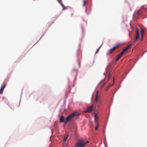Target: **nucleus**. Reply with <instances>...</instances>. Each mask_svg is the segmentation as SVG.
<instances>
[{
  "mask_svg": "<svg viewBox=\"0 0 147 147\" xmlns=\"http://www.w3.org/2000/svg\"><path fill=\"white\" fill-rule=\"evenodd\" d=\"M76 115V113L74 112L69 115L68 116L65 118L63 116H61L59 119L60 122V123H66L68 122L69 120L72 119Z\"/></svg>",
  "mask_w": 147,
  "mask_h": 147,
  "instance_id": "f257e3e1",
  "label": "nucleus"
},
{
  "mask_svg": "<svg viewBox=\"0 0 147 147\" xmlns=\"http://www.w3.org/2000/svg\"><path fill=\"white\" fill-rule=\"evenodd\" d=\"M93 113L94 114V123L96 124L95 129L96 130L98 128V112H94Z\"/></svg>",
  "mask_w": 147,
  "mask_h": 147,
  "instance_id": "f03ea898",
  "label": "nucleus"
},
{
  "mask_svg": "<svg viewBox=\"0 0 147 147\" xmlns=\"http://www.w3.org/2000/svg\"><path fill=\"white\" fill-rule=\"evenodd\" d=\"M88 142L87 141L85 142V141L82 139L79 140L78 141V144L75 147H83Z\"/></svg>",
  "mask_w": 147,
  "mask_h": 147,
  "instance_id": "7ed1b4c3",
  "label": "nucleus"
},
{
  "mask_svg": "<svg viewBox=\"0 0 147 147\" xmlns=\"http://www.w3.org/2000/svg\"><path fill=\"white\" fill-rule=\"evenodd\" d=\"M120 45V44H118L117 45L115 46L112 49H110L109 51L108 54L110 55L118 47H119Z\"/></svg>",
  "mask_w": 147,
  "mask_h": 147,
  "instance_id": "20e7f679",
  "label": "nucleus"
},
{
  "mask_svg": "<svg viewBox=\"0 0 147 147\" xmlns=\"http://www.w3.org/2000/svg\"><path fill=\"white\" fill-rule=\"evenodd\" d=\"M98 91H97L96 94V95H95V98L94 101H95V102L96 103H97L98 102V100L99 99V98H100L98 94Z\"/></svg>",
  "mask_w": 147,
  "mask_h": 147,
  "instance_id": "39448f33",
  "label": "nucleus"
},
{
  "mask_svg": "<svg viewBox=\"0 0 147 147\" xmlns=\"http://www.w3.org/2000/svg\"><path fill=\"white\" fill-rule=\"evenodd\" d=\"M131 45V44H130L126 48L124 49L120 53L121 54L123 55L124 53L126 52L128 50V49L130 47Z\"/></svg>",
  "mask_w": 147,
  "mask_h": 147,
  "instance_id": "423d86ee",
  "label": "nucleus"
},
{
  "mask_svg": "<svg viewBox=\"0 0 147 147\" xmlns=\"http://www.w3.org/2000/svg\"><path fill=\"white\" fill-rule=\"evenodd\" d=\"M139 38V33L138 31V30L137 29H136V36L135 38L134 41L136 42V40H138V39Z\"/></svg>",
  "mask_w": 147,
  "mask_h": 147,
  "instance_id": "0eeeda50",
  "label": "nucleus"
},
{
  "mask_svg": "<svg viewBox=\"0 0 147 147\" xmlns=\"http://www.w3.org/2000/svg\"><path fill=\"white\" fill-rule=\"evenodd\" d=\"M92 111V106L89 107L87 109L84 111L85 112H88Z\"/></svg>",
  "mask_w": 147,
  "mask_h": 147,
  "instance_id": "6e6552de",
  "label": "nucleus"
},
{
  "mask_svg": "<svg viewBox=\"0 0 147 147\" xmlns=\"http://www.w3.org/2000/svg\"><path fill=\"white\" fill-rule=\"evenodd\" d=\"M122 55H123L121 54V53L119 54L117 56V57L116 59V61H117L118 60Z\"/></svg>",
  "mask_w": 147,
  "mask_h": 147,
  "instance_id": "1a4fd4ad",
  "label": "nucleus"
},
{
  "mask_svg": "<svg viewBox=\"0 0 147 147\" xmlns=\"http://www.w3.org/2000/svg\"><path fill=\"white\" fill-rule=\"evenodd\" d=\"M59 2V3H60V4L61 5V6H62V7L63 8V9H64V5L63 3L62 2V1L61 0H57Z\"/></svg>",
  "mask_w": 147,
  "mask_h": 147,
  "instance_id": "9d476101",
  "label": "nucleus"
},
{
  "mask_svg": "<svg viewBox=\"0 0 147 147\" xmlns=\"http://www.w3.org/2000/svg\"><path fill=\"white\" fill-rule=\"evenodd\" d=\"M144 30L143 29H141V36H142V38L141 39V40L142 39L143 35L144 34Z\"/></svg>",
  "mask_w": 147,
  "mask_h": 147,
  "instance_id": "9b49d317",
  "label": "nucleus"
},
{
  "mask_svg": "<svg viewBox=\"0 0 147 147\" xmlns=\"http://www.w3.org/2000/svg\"><path fill=\"white\" fill-rule=\"evenodd\" d=\"M101 47V46H100V47H99L96 50V54L99 51V49Z\"/></svg>",
  "mask_w": 147,
  "mask_h": 147,
  "instance_id": "f8f14e48",
  "label": "nucleus"
},
{
  "mask_svg": "<svg viewBox=\"0 0 147 147\" xmlns=\"http://www.w3.org/2000/svg\"><path fill=\"white\" fill-rule=\"evenodd\" d=\"M86 1L85 0H84L83 1V5L84 6H85L86 4Z\"/></svg>",
  "mask_w": 147,
  "mask_h": 147,
  "instance_id": "ddd939ff",
  "label": "nucleus"
},
{
  "mask_svg": "<svg viewBox=\"0 0 147 147\" xmlns=\"http://www.w3.org/2000/svg\"><path fill=\"white\" fill-rule=\"evenodd\" d=\"M6 86V84H5L4 85H3V86H2L1 88H3L4 89V88H5V86Z\"/></svg>",
  "mask_w": 147,
  "mask_h": 147,
  "instance_id": "4468645a",
  "label": "nucleus"
},
{
  "mask_svg": "<svg viewBox=\"0 0 147 147\" xmlns=\"http://www.w3.org/2000/svg\"><path fill=\"white\" fill-rule=\"evenodd\" d=\"M113 84H111V85H110L109 86H108V87H107V88L106 89V91H107V90H108V89L109 88L110 86H112L113 85Z\"/></svg>",
  "mask_w": 147,
  "mask_h": 147,
  "instance_id": "2eb2a0df",
  "label": "nucleus"
},
{
  "mask_svg": "<svg viewBox=\"0 0 147 147\" xmlns=\"http://www.w3.org/2000/svg\"><path fill=\"white\" fill-rule=\"evenodd\" d=\"M3 90H2V89H1V88L0 89V94H2L3 92Z\"/></svg>",
  "mask_w": 147,
  "mask_h": 147,
  "instance_id": "dca6fc26",
  "label": "nucleus"
},
{
  "mask_svg": "<svg viewBox=\"0 0 147 147\" xmlns=\"http://www.w3.org/2000/svg\"><path fill=\"white\" fill-rule=\"evenodd\" d=\"M69 136V135H68L66 137H65V138L64 139V140L65 141L67 139L68 137Z\"/></svg>",
  "mask_w": 147,
  "mask_h": 147,
  "instance_id": "f3484780",
  "label": "nucleus"
},
{
  "mask_svg": "<svg viewBox=\"0 0 147 147\" xmlns=\"http://www.w3.org/2000/svg\"><path fill=\"white\" fill-rule=\"evenodd\" d=\"M107 82H104V83H103V85H102V86H101V88H102L106 84Z\"/></svg>",
  "mask_w": 147,
  "mask_h": 147,
  "instance_id": "a211bd4d",
  "label": "nucleus"
},
{
  "mask_svg": "<svg viewBox=\"0 0 147 147\" xmlns=\"http://www.w3.org/2000/svg\"><path fill=\"white\" fill-rule=\"evenodd\" d=\"M110 73H109V74L108 79L107 82L109 80V79H110Z\"/></svg>",
  "mask_w": 147,
  "mask_h": 147,
  "instance_id": "6ab92c4d",
  "label": "nucleus"
},
{
  "mask_svg": "<svg viewBox=\"0 0 147 147\" xmlns=\"http://www.w3.org/2000/svg\"><path fill=\"white\" fill-rule=\"evenodd\" d=\"M137 13L138 14L140 15V14L141 13L140 11H139L137 12Z\"/></svg>",
  "mask_w": 147,
  "mask_h": 147,
  "instance_id": "aec40b11",
  "label": "nucleus"
},
{
  "mask_svg": "<svg viewBox=\"0 0 147 147\" xmlns=\"http://www.w3.org/2000/svg\"><path fill=\"white\" fill-rule=\"evenodd\" d=\"M1 89H2V90H4V89L3 88H1Z\"/></svg>",
  "mask_w": 147,
  "mask_h": 147,
  "instance_id": "412c9836",
  "label": "nucleus"
},
{
  "mask_svg": "<svg viewBox=\"0 0 147 147\" xmlns=\"http://www.w3.org/2000/svg\"><path fill=\"white\" fill-rule=\"evenodd\" d=\"M92 111H93V105H92Z\"/></svg>",
  "mask_w": 147,
  "mask_h": 147,
  "instance_id": "4be33fe9",
  "label": "nucleus"
}]
</instances>
